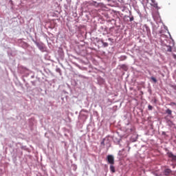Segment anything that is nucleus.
<instances>
[{
  "label": "nucleus",
  "instance_id": "obj_3",
  "mask_svg": "<svg viewBox=\"0 0 176 176\" xmlns=\"http://www.w3.org/2000/svg\"><path fill=\"white\" fill-rule=\"evenodd\" d=\"M168 155V157H170V159H171L172 162H176V155L173 154V153L171 152H168L167 153Z\"/></svg>",
  "mask_w": 176,
  "mask_h": 176
},
{
  "label": "nucleus",
  "instance_id": "obj_12",
  "mask_svg": "<svg viewBox=\"0 0 176 176\" xmlns=\"http://www.w3.org/2000/svg\"><path fill=\"white\" fill-rule=\"evenodd\" d=\"M108 43H103L104 47H108Z\"/></svg>",
  "mask_w": 176,
  "mask_h": 176
},
{
  "label": "nucleus",
  "instance_id": "obj_5",
  "mask_svg": "<svg viewBox=\"0 0 176 176\" xmlns=\"http://www.w3.org/2000/svg\"><path fill=\"white\" fill-rule=\"evenodd\" d=\"M151 6H153V8H156L157 9V3L156 2L155 0H151Z\"/></svg>",
  "mask_w": 176,
  "mask_h": 176
},
{
  "label": "nucleus",
  "instance_id": "obj_10",
  "mask_svg": "<svg viewBox=\"0 0 176 176\" xmlns=\"http://www.w3.org/2000/svg\"><path fill=\"white\" fill-rule=\"evenodd\" d=\"M151 80H153V82H154V83H156V82H157V80H156V78L155 77H151Z\"/></svg>",
  "mask_w": 176,
  "mask_h": 176
},
{
  "label": "nucleus",
  "instance_id": "obj_13",
  "mask_svg": "<svg viewBox=\"0 0 176 176\" xmlns=\"http://www.w3.org/2000/svg\"><path fill=\"white\" fill-rule=\"evenodd\" d=\"M170 105L171 107H173V106H174V105H176V103L174 102H172L170 103Z\"/></svg>",
  "mask_w": 176,
  "mask_h": 176
},
{
  "label": "nucleus",
  "instance_id": "obj_9",
  "mask_svg": "<svg viewBox=\"0 0 176 176\" xmlns=\"http://www.w3.org/2000/svg\"><path fill=\"white\" fill-rule=\"evenodd\" d=\"M92 5H94V6H96V8H97V6H98V3L96 1H93Z\"/></svg>",
  "mask_w": 176,
  "mask_h": 176
},
{
  "label": "nucleus",
  "instance_id": "obj_1",
  "mask_svg": "<svg viewBox=\"0 0 176 176\" xmlns=\"http://www.w3.org/2000/svg\"><path fill=\"white\" fill-rule=\"evenodd\" d=\"M107 161L109 163V164H110V165L115 164V158L113 157V155H107Z\"/></svg>",
  "mask_w": 176,
  "mask_h": 176
},
{
  "label": "nucleus",
  "instance_id": "obj_7",
  "mask_svg": "<svg viewBox=\"0 0 176 176\" xmlns=\"http://www.w3.org/2000/svg\"><path fill=\"white\" fill-rule=\"evenodd\" d=\"M110 170L111 171V173L116 172V170L115 169V166H113V164L110 165Z\"/></svg>",
  "mask_w": 176,
  "mask_h": 176
},
{
  "label": "nucleus",
  "instance_id": "obj_4",
  "mask_svg": "<svg viewBox=\"0 0 176 176\" xmlns=\"http://www.w3.org/2000/svg\"><path fill=\"white\" fill-rule=\"evenodd\" d=\"M164 174L166 176L171 175V174H173V171L171 170V169L166 168L164 170Z\"/></svg>",
  "mask_w": 176,
  "mask_h": 176
},
{
  "label": "nucleus",
  "instance_id": "obj_15",
  "mask_svg": "<svg viewBox=\"0 0 176 176\" xmlns=\"http://www.w3.org/2000/svg\"><path fill=\"white\" fill-rule=\"evenodd\" d=\"M101 145H105V143H104V140L101 142Z\"/></svg>",
  "mask_w": 176,
  "mask_h": 176
},
{
  "label": "nucleus",
  "instance_id": "obj_2",
  "mask_svg": "<svg viewBox=\"0 0 176 176\" xmlns=\"http://www.w3.org/2000/svg\"><path fill=\"white\" fill-rule=\"evenodd\" d=\"M36 45L41 52H45L46 50V46L43 43H36Z\"/></svg>",
  "mask_w": 176,
  "mask_h": 176
},
{
  "label": "nucleus",
  "instance_id": "obj_6",
  "mask_svg": "<svg viewBox=\"0 0 176 176\" xmlns=\"http://www.w3.org/2000/svg\"><path fill=\"white\" fill-rule=\"evenodd\" d=\"M120 68H121L124 71H127V69H129V68L127 67V66L126 65H120Z\"/></svg>",
  "mask_w": 176,
  "mask_h": 176
},
{
  "label": "nucleus",
  "instance_id": "obj_14",
  "mask_svg": "<svg viewBox=\"0 0 176 176\" xmlns=\"http://www.w3.org/2000/svg\"><path fill=\"white\" fill-rule=\"evenodd\" d=\"M134 21V17H133V16L131 17V18H130V21Z\"/></svg>",
  "mask_w": 176,
  "mask_h": 176
},
{
  "label": "nucleus",
  "instance_id": "obj_8",
  "mask_svg": "<svg viewBox=\"0 0 176 176\" xmlns=\"http://www.w3.org/2000/svg\"><path fill=\"white\" fill-rule=\"evenodd\" d=\"M166 113H167L168 115H172L173 111L170 109H168L166 110Z\"/></svg>",
  "mask_w": 176,
  "mask_h": 176
},
{
  "label": "nucleus",
  "instance_id": "obj_11",
  "mask_svg": "<svg viewBox=\"0 0 176 176\" xmlns=\"http://www.w3.org/2000/svg\"><path fill=\"white\" fill-rule=\"evenodd\" d=\"M148 108L149 111H152V109H153V107H152V105H151V104H149L148 106Z\"/></svg>",
  "mask_w": 176,
  "mask_h": 176
}]
</instances>
